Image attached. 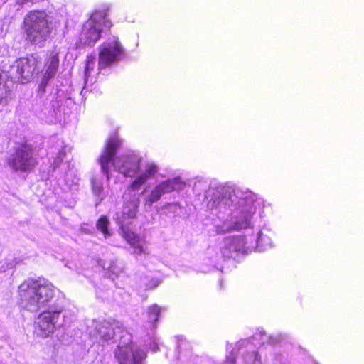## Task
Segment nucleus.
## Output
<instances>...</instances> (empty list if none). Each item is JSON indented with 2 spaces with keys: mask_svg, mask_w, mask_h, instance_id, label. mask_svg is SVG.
<instances>
[{
  "mask_svg": "<svg viewBox=\"0 0 364 364\" xmlns=\"http://www.w3.org/2000/svg\"><path fill=\"white\" fill-rule=\"evenodd\" d=\"M206 181H198L193 190L196 196L205 191L204 200L206 207L220 219V223L215 225L218 234L228 233L232 230H240L252 226L253 215L257 210L256 195L249 190L219 186L208 188Z\"/></svg>",
  "mask_w": 364,
  "mask_h": 364,
  "instance_id": "f257e3e1",
  "label": "nucleus"
},
{
  "mask_svg": "<svg viewBox=\"0 0 364 364\" xmlns=\"http://www.w3.org/2000/svg\"><path fill=\"white\" fill-rule=\"evenodd\" d=\"M55 287L47 279H28L18 287L20 305L30 311L36 312L48 306L35 322L36 331L43 337L53 333L55 329L62 325L63 306L58 302L50 304L54 297Z\"/></svg>",
  "mask_w": 364,
  "mask_h": 364,
  "instance_id": "f03ea898",
  "label": "nucleus"
},
{
  "mask_svg": "<svg viewBox=\"0 0 364 364\" xmlns=\"http://www.w3.org/2000/svg\"><path fill=\"white\" fill-rule=\"evenodd\" d=\"M95 331L102 346L117 343L114 353L119 364H141L146 353L133 343L132 334L120 322L103 321L97 323Z\"/></svg>",
  "mask_w": 364,
  "mask_h": 364,
  "instance_id": "7ed1b4c3",
  "label": "nucleus"
},
{
  "mask_svg": "<svg viewBox=\"0 0 364 364\" xmlns=\"http://www.w3.org/2000/svg\"><path fill=\"white\" fill-rule=\"evenodd\" d=\"M121 144L117 137H110L106 142L105 148L99 157L101 172L107 181L110 180V164L114 171L126 177H134L139 171L141 159L134 152L116 156V153Z\"/></svg>",
  "mask_w": 364,
  "mask_h": 364,
  "instance_id": "20e7f679",
  "label": "nucleus"
},
{
  "mask_svg": "<svg viewBox=\"0 0 364 364\" xmlns=\"http://www.w3.org/2000/svg\"><path fill=\"white\" fill-rule=\"evenodd\" d=\"M55 27V18L45 10L30 11L25 15L21 26L26 40L39 46L47 41Z\"/></svg>",
  "mask_w": 364,
  "mask_h": 364,
  "instance_id": "39448f33",
  "label": "nucleus"
},
{
  "mask_svg": "<svg viewBox=\"0 0 364 364\" xmlns=\"http://www.w3.org/2000/svg\"><path fill=\"white\" fill-rule=\"evenodd\" d=\"M267 341L274 344L277 342V338L268 336L264 330H258L252 337L241 340L237 343L236 348L226 356L225 364H235L237 355L240 351L245 364H262L257 346L264 344Z\"/></svg>",
  "mask_w": 364,
  "mask_h": 364,
  "instance_id": "423d86ee",
  "label": "nucleus"
},
{
  "mask_svg": "<svg viewBox=\"0 0 364 364\" xmlns=\"http://www.w3.org/2000/svg\"><path fill=\"white\" fill-rule=\"evenodd\" d=\"M109 8L106 6L95 10L90 18L84 23L76 43L77 48L93 46L100 39L103 28H110L111 21L107 18Z\"/></svg>",
  "mask_w": 364,
  "mask_h": 364,
  "instance_id": "0eeeda50",
  "label": "nucleus"
},
{
  "mask_svg": "<svg viewBox=\"0 0 364 364\" xmlns=\"http://www.w3.org/2000/svg\"><path fill=\"white\" fill-rule=\"evenodd\" d=\"M38 63L37 58L33 55L20 58L10 65L6 76L12 82L26 83L32 78L36 71Z\"/></svg>",
  "mask_w": 364,
  "mask_h": 364,
  "instance_id": "6e6552de",
  "label": "nucleus"
},
{
  "mask_svg": "<svg viewBox=\"0 0 364 364\" xmlns=\"http://www.w3.org/2000/svg\"><path fill=\"white\" fill-rule=\"evenodd\" d=\"M137 191L130 188V186H129L124 191L122 210L116 213L114 218L119 227L128 226L130 224L129 220L136 217L141 195L136 193Z\"/></svg>",
  "mask_w": 364,
  "mask_h": 364,
  "instance_id": "1a4fd4ad",
  "label": "nucleus"
},
{
  "mask_svg": "<svg viewBox=\"0 0 364 364\" xmlns=\"http://www.w3.org/2000/svg\"><path fill=\"white\" fill-rule=\"evenodd\" d=\"M248 234L245 236H234L225 237L220 247V256L217 255L215 259H212L214 262H219L228 259H236L240 255H243L251 252L248 242Z\"/></svg>",
  "mask_w": 364,
  "mask_h": 364,
  "instance_id": "9d476101",
  "label": "nucleus"
},
{
  "mask_svg": "<svg viewBox=\"0 0 364 364\" xmlns=\"http://www.w3.org/2000/svg\"><path fill=\"white\" fill-rule=\"evenodd\" d=\"M185 183L180 177L163 181L157 184L149 193L144 198V205L146 209L151 208L152 205L156 203L165 194L172 191H178L183 189Z\"/></svg>",
  "mask_w": 364,
  "mask_h": 364,
  "instance_id": "9b49d317",
  "label": "nucleus"
},
{
  "mask_svg": "<svg viewBox=\"0 0 364 364\" xmlns=\"http://www.w3.org/2000/svg\"><path fill=\"white\" fill-rule=\"evenodd\" d=\"M98 70L105 68L119 60L123 55V47L117 37L112 36L99 48Z\"/></svg>",
  "mask_w": 364,
  "mask_h": 364,
  "instance_id": "f8f14e48",
  "label": "nucleus"
},
{
  "mask_svg": "<svg viewBox=\"0 0 364 364\" xmlns=\"http://www.w3.org/2000/svg\"><path fill=\"white\" fill-rule=\"evenodd\" d=\"M36 164L33 149L30 145L23 144L16 149L9 160V166L16 171H31Z\"/></svg>",
  "mask_w": 364,
  "mask_h": 364,
  "instance_id": "ddd939ff",
  "label": "nucleus"
},
{
  "mask_svg": "<svg viewBox=\"0 0 364 364\" xmlns=\"http://www.w3.org/2000/svg\"><path fill=\"white\" fill-rule=\"evenodd\" d=\"M58 67V54L53 51L48 55L45 63V73L38 85V95L41 97L46 93L47 88H50V81L55 76Z\"/></svg>",
  "mask_w": 364,
  "mask_h": 364,
  "instance_id": "4468645a",
  "label": "nucleus"
},
{
  "mask_svg": "<svg viewBox=\"0 0 364 364\" xmlns=\"http://www.w3.org/2000/svg\"><path fill=\"white\" fill-rule=\"evenodd\" d=\"M70 149L64 141L56 137L50 140V144L48 149L47 156L50 162V167L54 171L62 163L64 157Z\"/></svg>",
  "mask_w": 364,
  "mask_h": 364,
  "instance_id": "2eb2a0df",
  "label": "nucleus"
},
{
  "mask_svg": "<svg viewBox=\"0 0 364 364\" xmlns=\"http://www.w3.org/2000/svg\"><path fill=\"white\" fill-rule=\"evenodd\" d=\"M255 213H256V211ZM255 213H254L253 215V223L251 228L237 231L240 232L244 230L248 232L249 240L247 244H249L251 251L255 250L257 252H263L272 247V242L270 237L264 235L261 230H259L256 235L254 234L253 229L255 223ZM234 230H232V232ZM230 232H231V231Z\"/></svg>",
  "mask_w": 364,
  "mask_h": 364,
  "instance_id": "dca6fc26",
  "label": "nucleus"
},
{
  "mask_svg": "<svg viewBox=\"0 0 364 364\" xmlns=\"http://www.w3.org/2000/svg\"><path fill=\"white\" fill-rule=\"evenodd\" d=\"M119 229L124 238L133 249L132 254L136 256L149 254L145 240L131 230L129 225L119 227Z\"/></svg>",
  "mask_w": 364,
  "mask_h": 364,
  "instance_id": "f3484780",
  "label": "nucleus"
},
{
  "mask_svg": "<svg viewBox=\"0 0 364 364\" xmlns=\"http://www.w3.org/2000/svg\"><path fill=\"white\" fill-rule=\"evenodd\" d=\"M158 171L159 168L156 164H148L144 171L129 184L130 188L139 190L149 179L153 178Z\"/></svg>",
  "mask_w": 364,
  "mask_h": 364,
  "instance_id": "a211bd4d",
  "label": "nucleus"
},
{
  "mask_svg": "<svg viewBox=\"0 0 364 364\" xmlns=\"http://www.w3.org/2000/svg\"><path fill=\"white\" fill-rule=\"evenodd\" d=\"M158 171L159 168L156 164H148L144 171L129 184L130 188L139 190L149 179L153 178Z\"/></svg>",
  "mask_w": 364,
  "mask_h": 364,
  "instance_id": "6ab92c4d",
  "label": "nucleus"
},
{
  "mask_svg": "<svg viewBox=\"0 0 364 364\" xmlns=\"http://www.w3.org/2000/svg\"><path fill=\"white\" fill-rule=\"evenodd\" d=\"M158 171L159 168L156 164H148L144 171L129 184L130 188L139 190L149 179L153 178Z\"/></svg>",
  "mask_w": 364,
  "mask_h": 364,
  "instance_id": "aec40b11",
  "label": "nucleus"
},
{
  "mask_svg": "<svg viewBox=\"0 0 364 364\" xmlns=\"http://www.w3.org/2000/svg\"><path fill=\"white\" fill-rule=\"evenodd\" d=\"M163 311H165V309L159 306L156 304H152L147 308L145 313V325L147 328L154 330L156 328L160 314Z\"/></svg>",
  "mask_w": 364,
  "mask_h": 364,
  "instance_id": "412c9836",
  "label": "nucleus"
},
{
  "mask_svg": "<svg viewBox=\"0 0 364 364\" xmlns=\"http://www.w3.org/2000/svg\"><path fill=\"white\" fill-rule=\"evenodd\" d=\"M11 99V90L5 77L0 74V112Z\"/></svg>",
  "mask_w": 364,
  "mask_h": 364,
  "instance_id": "4be33fe9",
  "label": "nucleus"
},
{
  "mask_svg": "<svg viewBox=\"0 0 364 364\" xmlns=\"http://www.w3.org/2000/svg\"><path fill=\"white\" fill-rule=\"evenodd\" d=\"M104 269L107 270L106 274L113 281L119 277L123 272V267L117 263V261L110 260L109 262H103L101 264Z\"/></svg>",
  "mask_w": 364,
  "mask_h": 364,
  "instance_id": "5701e85b",
  "label": "nucleus"
},
{
  "mask_svg": "<svg viewBox=\"0 0 364 364\" xmlns=\"http://www.w3.org/2000/svg\"><path fill=\"white\" fill-rule=\"evenodd\" d=\"M92 193L95 197V205L97 206L105 198L103 192L102 180L95 177L91 180Z\"/></svg>",
  "mask_w": 364,
  "mask_h": 364,
  "instance_id": "b1692460",
  "label": "nucleus"
},
{
  "mask_svg": "<svg viewBox=\"0 0 364 364\" xmlns=\"http://www.w3.org/2000/svg\"><path fill=\"white\" fill-rule=\"evenodd\" d=\"M161 209L166 216L175 217L179 214V210L182 209V206L178 202L167 203Z\"/></svg>",
  "mask_w": 364,
  "mask_h": 364,
  "instance_id": "393cba45",
  "label": "nucleus"
},
{
  "mask_svg": "<svg viewBox=\"0 0 364 364\" xmlns=\"http://www.w3.org/2000/svg\"><path fill=\"white\" fill-rule=\"evenodd\" d=\"M96 58L95 55H90L87 57L85 67L84 70L85 84L87 85L91 73L94 70L95 66Z\"/></svg>",
  "mask_w": 364,
  "mask_h": 364,
  "instance_id": "a878e982",
  "label": "nucleus"
},
{
  "mask_svg": "<svg viewBox=\"0 0 364 364\" xmlns=\"http://www.w3.org/2000/svg\"><path fill=\"white\" fill-rule=\"evenodd\" d=\"M109 224V221L105 215L101 216L97 221V228L103 233L105 238H107L112 235V232L108 229Z\"/></svg>",
  "mask_w": 364,
  "mask_h": 364,
  "instance_id": "bb28decb",
  "label": "nucleus"
},
{
  "mask_svg": "<svg viewBox=\"0 0 364 364\" xmlns=\"http://www.w3.org/2000/svg\"><path fill=\"white\" fill-rule=\"evenodd\" d=\"M141 284L144 285L146 289H151L156 287L159 284L160 281L155 278L149 279L147 277L141 279Z\"/></svg>",
  "mask_w": 364,
  "mask_h": 364,
  "instance_id": "cd10ccee",
  "label": "nucleus"
},
{
  "mask_svg": "<svg viewBox=\"0 0 364 364\" xmlns=\"http://www.w3.org/2000/svg\"><path fill=\"white\" fill-rule=\"evenodd\" d=\"M50 92V95H52V99L55 98L57 100V103L59 104V102L61 101V95L60 93H63V91H61L58 87L54 88L53 87H50V88H47L46 92Z\"/></svg>",
  "mask_w": 364,
  "mask_h": 364,
  "instance_id": "c85d7f7f",
  "label": "nucleus"
},
{
  "mask_svg": "<svg viewBox=\"0 0 364 364\" xmlns=\"http://www.w3.org/2000/svg\"><path fill=\"white\" fill-rule=\"evenodd\" d=\"M55 111L52 109H50V106H45L43 109L41 110V112L38 113V115L41 118H43L44 115L46 117L47 115H53V113Z\"/></svg>",
  "mask_w": 364,
  "mask_h": 364,
  "instance_id": "c756f323",
  "label": "nucleus"
},
{
  "mask_svg": "<svg viewBox=\"0 0 364 364\" xmlns=\"http://www.w3.org/2000/svg\"><path fill=\"white\" fill-rule=\"evenodd\" d=\"M183 341L181 339V341H178V348L181 349L183 345Z\"/></svg>",
  "mask_w": 364,
  "mask_h": 364,
  "instance_id": "7c9ffc66",
  "label": "nucleus"
},
{
  "mask_svg": "<svg viewBox=\"0 0 364 364\" xmlns=\"http://www.w3.org/2000/svg\"><path fill=\"white\" fill-rule=\"evenodd\" d=\"M69 175H71V172L69 171L68 173H66L65 176V181L66 183H68V176Z\"/></svg>",
  "mask_w": 364,
  "mask_h": 364,
  "instance_id": "2f4dec72",
  "label": "nucleus"
},
{
  "mask_svg": "<svg viewBox=\"0 0 364 364\" xmlns=\"http://www.w3.org/2000/svg\"><path fill=\"white\" fill-rule=\"evenodd\" d=\"M229 348H230V347H229V343H228V345H227V350H229Z\"/></svg>",
  "mask_w": 364,
  "mask_h": 364,
  "instance_id": "473e14b6",
  "label": "nucleus"
},
{
  "mask_svg": "<svg viewBox=\"0 0 364 364\" xmlns=\"http://www.w3.org/2000/svg\"><path fill=\"white\" fill-rule=\"evenodd\" d=\"M157 349H158L157 346H155V348H154V351H156V350H157Z\"/></svg>",
  "mask_w": 364,
  "mask_h": 364,
  "instance_id": "72a5a7b5",
  "label": "nucleus"
},
{
  "mask_svg": "<svg viewBox=\"0 0 364 364\" xmlns=\"http://www.w3.org/2000/svg\"><path fill=\"white\" fill-rule=\"evenodd\" d=\"M34 109H35V111H36V112H38V111L37 107H34Z\"/></svg>",
  "mask_w": 364,
  "mask_h": 364,
  "instance_id": "f704fd0d",
  "label": "nucleus"
},
{
  "mask_svg": "<svg viewBox=\"0 0 364 364\" xmlns=\"http://www.w3.org/2000/svg\"><path fill=\"white\" fill-rule=\"evenodd\" d=\"M73 185L75 186H77V182H73Z\"/></svg>",
  "mask_w": 364,
  "mask_h": 364,
  "instance_id": "c9c22d12",
  "label": "nucleus"
},
{
  "mask_svg": "<svg viewBox=\"0 0 364 364\" xmlns=\"http://www.w3.org/2000/svg\"><path fill=\"white\" fill-rule=\"evenodd\" d=\"M144 193H145V191H142V192L141 193V194H144Z\"/></svg>",
  "mask_w": 364,
  "mask_h": 364,
  "instance_id": "e433bc0d",
  "label": "nucleus"
},
{
  "mask_svg": "<svg viewBox=\"0 0 364 364\" xmlns=\"http://www.w3.org/2000/svg\"><path fill=\"white\" fill-rule=\"evenodd\" d=\"M220 285L222 287V281L220 282Z\"/></svg>",
  "mask_w": 364,
  "mask_h": 364,
  "instance_id": "4c0bfd02",
  "label": "nucleus"
}]
</instances>
